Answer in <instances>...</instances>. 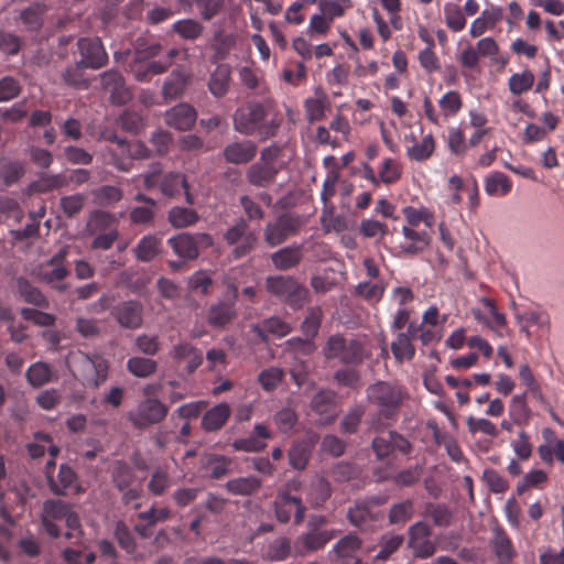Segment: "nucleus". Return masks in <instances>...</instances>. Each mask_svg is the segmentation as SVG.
<instances>
[{
	"label": "nucleus",
	"instance_id": "1",
	"mask_svg": "<svg viewBox=\"0 0 564 564\" xmlns=\"http://www.w3.org/2000/svg\"><path fill=\"white\" fill-rule=\"evenodd\" d=\"M281 121V118L269 105L250 102L235 111L234 129L241 134H258L261 140H265L276 134Z\"/></svg>",
	"mask_w": 564,
	"mask_h": 564
},
{
	"label": "nucleus",
	"instance_id": "2",
	"mask_svg": "<svg viewBox=\"0 0 564 564\" xmlns=\"http://www.w3.org/2000/svg\"><path fill=\"white\" fill-rule=\"evenodd\" d=\"M405 397L406 392L401 386L386 381H378L367 388L368 401L377 406L386 419L397 415Z\"/></svg>",
	"mask_w": 564,
	"mask_h": 564
},
{
	"label": "nucleus",
	"instance_id": "3",
	"mask_svg": "<svg viewBox=\"0 0 564 564\" xmlns=\"http://www.w3.org/2000/svg\"><path fill=\"white\" fill-rule=\"evenodd\" d=\"M323 354L327 359H338L343 364L354 365L362 362L370 355L361 340L341 335L330 336L323 348Z\"/></svg>",
	"mask_w": 564,
	"mask_h": 564
},
{
	"label": "nucleus",
	"instance_id": "4",
	"mask_svg": "<svg viewBox=\"0 0 564 564\" xmlns=\"http://www.w3.org/2000/svg\"><path fill=\"white\" fill-rule=\"evenodd\" d=\"M73 366L83 384L89 388H98L108 377V361L98 354L79 351L73 356Z\"/></svg>",
	"mask_w": 564,
	"mask_h": 564
},
{
	"label": "nucleus",
	"instance_id": "5",
	"mask_svg": "<svg viewBox=\"0 0 564 564\" xmlns=\"http://www.w3.org/2000/svg\"><path fill=\"white\" fill-rule=\"evenodd\" d=\"M265 286L271 294L295 310L302 307L308 297V290L292 276H269Z\"/></svg>",
	"mask_w": 564,
	"mask_h": 564
},
{
	"label": "nucleus",
	"instance_id": "6",
	"mask_svg": "<svg viewBox=\"0 0 564 564\" xmlns=\"http://www.w3.org/2000/svg\"><path fill=\"white\" fill-rule=\"evenodd\" d=\"M236 270H232L229 274H227L224 279V282L227 284L228 289L231 291V300L230 302L219 301L213 304L207 312V322L210 326L216 328H224L228 324H230L237 316V311L235 307V301L238 295V285L236 283Z\"/></svg>",
	"mask_w": 564,
	"mask_h": 564
},
{
	"label": "nucleus",
	"instance_id": "7",
	"mask_svg": "<svg viewBox=\"0 0 564 564\" xmlns=\"http://www.w3.org/2000/svg\"><path fill=\"white\" fill-rule=\"evenodd\" d=\"M167 406L155 398H148L128 412L127 417L137 429H147L158 424L167 415Z\"/></svg>",
	"mask_w": 564,
	"mask_h": 564
},
{
	"label": "nucleus",
	"instance_id": "8",
	"mask_svg": "<svg viewBox=\"0 0 564 564\" xmlns=\"http://www.w3.org/2000/svg\"><path fill=\"white\" fill-rule=\"evenodd\" d=\"M167 245L183 260H194L198 257L200 248L213 245V238L206 232H182L169 238Z\"/></svg>",
	"mask_w": 564,
	"mask_h": 564
},
{
	"label": "nucleus",
	"instance_id": "9",
	"mask_svg": "<svg viewBox=\"0 0 564 564\" xmlns=\"http://www.w3.org/2000/svg\"><path fill=\"white\" fill-rule=\"evenodd\" d=\"M302 226L301 218L290 214L280 215L274 221H269L263 230L268 246L276 247L297 234Z\"/></svg>",
	"mask_w": 564,
	"mask_h": 564
},
{
	"label": "nucleus",
	"instance_id": "10",
	"mask_svg": "<svg viewBox=\"0 0 564 564\" xmlns=\"http://www.w3.org/2000/svg\"><path fill=\"white\" fill-rule=\"evenodd\" d=\"M224 239L228 245L235 246L232 249L235 259H239L253 250L258 241L257 236L248 231V224L243 218H240L226 230Z\"/></svg>",
	"mask_w": 564,
	"mask_h": 564
},
{
	"label": "nucleus",
	"instance_id": "11",
	"mask_svg": "<svg viewBox=\"0 0 564 564\" xmlns=\"http://www.w3.org/2000/svg\"><path fill=\"white\" fill-rule=\"evenodd\" d=\"M431 528L423 521L415 522L408 531V547L419 558H427L436 551L435 543L431 540Z\"/></svg>",
	"mask_w": 564,
	"mask_h": 564
},
{
	"label": "nucleus",
	"instance_id": "12",
	"mask_svg": "<svg viewBox=\"0 0 564 564\" xmlns=\"http://www.w3.org/2000/svg\"><path fill=\"white\" fill-rule=\"evenodd\" d=\"M77 45L80 55L79 65L86 68L98 69L107 63L108 55L100 39H80Z\"/></svg>",
	"mask_w": 564,
	"mask_h": 564
},
{
	"label": "nucleus",
	"instance_id": "13",
	"mask_svg": "<svg viewBox=\"0 0 564 564\" xmlns=\"http://www.w3.org/2000/svg\"><path fill=\"white\" fill-rule=\"evenodd\" d=\"M111 315L121 327L138 329L143 323V305L134 300L123 301L112 308Z\"/></svg>",
	"mask_w": 564,
	"mask_h": 564
},
{
	"label": "nucleus",
	"instance_id": "14",
	"mask_svg": "<svg viewBox=\"0 0 564 564\" xmlns=\"http://www.w3.org/2000/svg\"><path fill=\"white\" fill-rule=\"evenodd\" d=\"M64 252L61 251L54 256L46 265L39 271L40 281L52 285L58 292L66 290V284L62 281L68 275V269L63 263Z\"/></svg>",
	"mask_w": 564,
	"mask_h": 564
},
{
	"label": "nucleus",
	"instance_id": "15",
	"mask_svg": "<svg viewBox=\"0 0 564 564\" xmlns=\"http://www.w3.org/2000/svg\"><path fill=\"white\" fill-rule=\"evenodd\" d=\"M311 409L318 415V423L322 425L330 424L338 414L335 395L326 390H322L313 397Z\"/></svg>",
	"mask_w": 564,
	"mask_h": 564
},
{
	"label": "nucleus",
	"instance_id": "16",
	"mask_svg": "<svg viewBox=\"0 0 564 564\" xmlns=\"http://www.w3.org/2000/svg\"><path fill=\"white\" fill-rule=\"evenodd\" d=\"M197 118L196 110L188 104H178L164 113L165 123L180 131L189 130Z\"/></svg>",
	"mask_w": 564,
	"mask_h": 564
},
{
	"label": "nucleus",
	"instance_id": "17",
	"mask_svg": "<svg viewBox=\"0 0 564 564\" xmlns=\"http://www.w3.org/2000/svg\"><path fill=\"white\" fill-rule=\"evenodd\" d=\"M100 82L102 88L110 94L112 102L122 105L130 100V91L119 72L113 69L105 72L100 75Z\"/></svg>",
	"mask_w": 564,
	"mask_h": 564
},
{
	"label": "nucleus",
	"instance_id": "18",
	"mask_svg": "<svg viewBox=\"0 0 564 564\" xmlns=\"http://www.w3.org/2000/svg\"><path fill=\"white\" fill-rule=\"evenodd\" d=\"M224 158L231 164H247L257 154V145L251 140L235 141L223 150Z\"/></svg>",
	"mask_w": 564,
	"mask_h": 564
},
{
	"label": "nucleus",
	"instance_id": "19",
	"mask_svg": "<svg viewBox=\"0 0 564 564\" xmlns=\"http://www.w3.org/2000/svg\"><path fill=\"white\" fill-rule=\"evenodd\" d=\"M334 538V532L329 530L311 529L308 532L301 534L295 541L296 552L303 554L305 552L317 551Z\"/></svg>",
	"mask_w": 564,
	"mask_h": 564
},
{
	"label": "nucleus",
	"instance_id": "20",
	"mask_svg": "<svg viewBox=\"0 0 564 564\" xmlns=\"http://www.w3.org/2000/svg\"><path fill=\"white\" fill-rule=\"evenodd\" d=\"M278 172L275 164L258 161L249 166L246 177L253 186L268 187L274 183Z\"/></svg>",
	"mask_w": 564,
	"mask_h": 564
},
{
	"label": "nucleus",
	"instance_id": "21",
	"mask_svg": "<svg viewBox=\"0 0 564 564\" xmlns=\"http://www.w3.org/2000/svg\"><path fill=\"white\" fill-rule=\"evenodd\" d=\"M402 235L404 241L400 243V249L404 254H417L430 243V236L425 230H415L413 227L403 226Z\"/></svg>",
	"mask_w": 564,
	"mask_h": 564
},
{
	"label": "nucleus",
	"instance_id": "22",
	"mask_svg": "<svg viewBox=\"0 0 564 564\" xmlns=\"http://www.w3.org/2000/svg\"><path fill=\"white\" fill-rule=\"evenodd\" d=\"M181 188L184 189L186 203L193 205L194 196L191 194L186 177L182 173H167L160 181L161 193L165 196L173 197L180 193Z\"/></svg>",
	"mask_w": 564,
	"mask_h": 564
},
{
	"label": "nucleus",
	"instance_id": "23",
	"mask_svg": "<svg viewBox=\"0 0 564 564\" xmlns=\"http://www.w3.org/2000/svg\"><path fill=\"white\" fill-rule=\"evenodd\" d=\"M29 384L35 389L57 380V373L52 367L43 361L32 364L25 372Z\"/></svg>",
	"mask_w": 564,
	"mask_h": 564
},
{
	"label": "nucleus",
	"instance_id": "24",
	"mask_svg": "<svg viewBox=\"0 0 564 564\" xmlns=\"http://www.w3.org/2000/svg\"><path fill=\"white\" fill-rule=\"evenodd\" d=\"M171 356L178 362L186 361V369L189 373L195 371L203 362L202 351L188 343L175 345L171 351Z\"/></svg>",
	"mask_w": 564,
	"mask_h": 564
},
{
	"label": "nucleus",
	"instance_id": "25",
	"mask_svg": "<svg viewBox=\"0 0 564 564\" xmlns=\"http://www.w3.org/2000/svg\"><path fill=\"white\" fill-rule=\"evenodd\" d=\"M261 486V479L253 475L232 478L225 484V488L229 494L243 497L256 495Z\"/></svg>",
	"mask_w": 564,
	"mask_h": 564
},
{
	"label": "nucleus",
	"instance_id": "26",
	"mask_svg": "<svg viewBox=\"0 0 564 564\" xmlns=\"http://www.w3.org/2000/svg\"><path fill=\"white\" fill-rule=\"evenodd\" d=\"M230 78L231 70L229 65H218L209 77L208 89L210 94L216 98L224 97L229 90Z\"/></svg>",
	"mask_w": 564,
	"mask_h": 564
},
{
	"label": "nucleus",
	"instance_id": "27",
	"mask_svg": "<svg viewBox=\"0 0 564 564\" xmlns=\"http://www.w3.org/2000/svg\"><path fill=\"white\" fill-rule=\"evenodd\" d=\"M230 412L229 405L224 402L213 406L202 419L203 429L207 432L220 430L227 422Z\"/></svg>",
	"mask_w": 564,
	"mask_h": 564
},
{
	"label": "nucleus",
	"instance_id": "28",
	"mask_svg": "<svg viewBox=\"0 0 564 564\" xmlns=\"http://www.w3.org/2000/svg\"><path fill=\"white\" fill-rule=\"evenodd\" d=\"M302 259V246H289L271 254V261L278 270L294 268Z\"/></svg>",
	"mask_w": 564,
	"mask_h": 564
},
{
	"label": "nucleus",
	"instance_id": "29",
	"mask_svg": "<svg viewBox=\"0 0 564 564\" xmlns=\"http://www.w3.org/2000/svg\"><path fill=\"white\" fill-rule=\"evenodd\" d=\"M491 546L501 564L509 563L516 554L510 539L501 528L494 529Z\"/></svg>",
	"mask_w": 564,
	"mask_h": 564
},
{
	"label": "nucleus",
	"instance_id": "30",
	"mask_svg": "<svg viewBox=\"0 0 564 564\" xmlns=\"http://www.w3.org/2000/svg\"><path fill=\"white\" fill-rule=\"evenodd\" d=\"M332 495L330 484L321 476H316L307 488V500L313 508L323 506Z\"/></svg>",
	"mask_w": 564,
	"mask_h": 564
},
{
	"label": "nucleus",
	"instance_id": "31",
	"mask_svg": "<svg viewBox=\"0 0 564 564\" xmlns=\"http://www.w3.org/2000/svg\"><path fill=\"white\" fill-rule=\"evenodd\" d=\"M50 489L58 496L65 495L66 490L72 488L76 481L75 471L67 465H61L57 476L47 475Z\"/></svg>",
	"mask_w": 564,
	"mask_h": 564
},
{
	"label": "nucleus",
	"instance_id": "32",
	"mask_svg": "<svg viewBox=\"0 0 564 564\" xmlns=\"http://www.w3.org/2000/svg\"><path fill=\"white\" fill-rule=\"evenodd\" d=\"M198 219L197 212L192 208L175 206L167 212V221L176 229L193 226Z\"/></svg>",
	"mask_w": 564,
	"mask_h": 564
},
{
	"label": "nucleus",
	"instance_id": "33",
	"mask_svg": "<svg viewBox=\"0 0 564 564\" xmlns=\"http://www.w3.org/2000/svg\"><path fill=\"white\" fill-rule=\"evenodd\" d=\"M512 188L509 177L502 172H494L485 180V191L490 196H506Z\"/></svg>",
	"mask_w": 564,
	"mask_h": 564
},
{
	"label": "nucleus",
	"instance_id": "34",
	"mask_svg": "<svg viewBox=\"0 0 564 564\" xmlns=\"http://www.w3.org/2000/svg\"><path fill=\"white\" fill-rule=\"evenodd\" d=\"M18 290L25 302L41 308H47L50 306V302L44 294L28 280L20 278L18 280Z\"/></svg>",
	"mask_w": 564,
	"mask_h": 564
},
{
	"label": "nucleus",
	"instance_id": "35",
	"mask_svg": "<svg viewBox=\"0 0 564 564\" xmlns=\"http://www.w3.org/2000/svg\"><path fill=\"white\" fill-rule=\"evenodd\" d=\"M161 250V240L153 236H144L134 248L135 257L138 260L149 262L153 260Z\"/></svg>",
	"mask_w": 564,
	"mask_h": 564
},
{
	"label": "nucleus",
	"instance_id": "36",
	"mask_svg": "<svg viewBox=\"0 0 564 564\" xmlns=\"http://www.w3.org/2000/svg\"><path fill=\"white\" fill-rule=\"evenodd\" d=\"M186 87V76L180 70H173L162 87V95L165 100L175 99L184 93Z\"/></svg>",
	"mask_w": 564,
	"mask_h": 564
},
{
	"label": "nucleus",
	"instance_id": "37",
	"mask_svg": "<svg viewBox=\"0 0 564 564\" xmlns=\"http://www.w3.org/2000/svg\"><path fill=\"white\" fill-rule=\"evenodd\" d=\"M435 150V141L431 133L424 135L421 141L406 148L410 160L422 162L432 156Z\"/></svg>",
	"mask_w": 564,
	"mask_h": 564
},
{
	"label": "nucleus",
	"instance_id": "38",
	"mask_svg": "<svg viewBox=\"0 0 564 564\" xmlns=\"http://www.w3.org/2000/svg\"><path fill=\"white\" fill-rule=\"evenodd\" d=\"M127 369L134 377L148 378L156 371L158 364L151 358L134 356L127 360Z\"/></svg>",
	"mask_w": 564,
	"mask_h": 564
},
{
	"label": "nucleus",
	"instance_id": "39",
	"mask_svg": "<svg viewBox=\"0 0 564 564\" xmlns=\"http://www.w3.org/2000/svg\"><path fill=\"white\" fill-rule=\"evenodd\" d=\"M424 514L431 518L433 523L437 527L451 525L454 518L452 510L444 503H426Z\"/></svg>",
	"mask_w": 564,
	"mask_h": 564
},
{
	"label": "nucleus",
	"instance_id": "40",
	"mask_svg": "<svg viewBox=\"0 0 564 564\" xmlns=\"http://www.w3.org/2000/svg\"><path fill=\"white\" fill-rule=\"evenodd\" d=\"M253 330L261 338L265 339V334H271L276 337H284L291 332V327L279 317H270L264 319L261 326H253Z\"/></svg>",
	"mask_w": 564,
	"mask_h": 564
},
{
	"label": "nucleus",
	"instance_id": "41",
	"mask_svg": "<svg viewBox=\"0 0 564 564\" xmlns=\"http://www.w3.org/2000/svg\"><path fill=\"white\" fill-rule=\"evenodd\" d=\"M549 480L547 474L542 469H532L523 475L517 482L516 491L519 496L531 488H540Z\"/></svg>",
	"mask_w": 564,
	"mask_h": 564
},
{
	"label": "nucleus",
	"instance_id": "42",
	"mask_svg": "<svg viewBox=\"0 0 564 564\" xmlns=\"http://www.w3.org/2000/svg\"><path fill=\"white\" fill-rule=\"evenodd\" d=\"M391 350L397 360H411L415 355V348L409 334L399 333L391 344Z\"/></svg>",
	"mask_w": 564,
	"mask_h": 564
},
{
	"label": "nucleus",
	"instance_id": "43",
	"mask_svg": "<svg viewBox=\"0 0 564 564\" xmlns=\"http://www.w3.org/2000/svg\"><path fill=\"white\" fill-rule=\"evenodd\" d=\"M444 19L446 26L453 32H460L465 29L466 19L460 7L456 3H445Z\"/></svg>",
	"mask_w": 564,
	"mask_h": 564
},
{
	"label": "nucleus",
	"instance_id": "44",
	"mask_svg": "<svg viewBox=\"0 0 564 564\" xmlns=\"http://www.w3.org/2000/svg\"><path fill=\"white\" fill-rule=\"evenodd\" d=\"M414 514V503L406 499L391 506L389 511V522L391 524H400L409 521Z\"/></svg>",
	"mask_w": 564,
	"mask_h": 564
},
{
	"label": "nucleus",
	"instance_id": "45",
	"mask_svg": "<svg viewBox=\"0 0 564 564\" xmlns=\"http://www.w3.org/2000/svg\"><path fill=\"white\" fill-rule=\"evenodd\" d=\"M134 471L129 465L121 462H118L115 465L112 471V481L120 491L131 487L134 482Z\"/></svg>",
	"mask_w": 564,
	"mask_h": 564
},
{
	"label": "nucleus",
	"instance_id": "46",
	"mask_svg": "<svg viewBox=\"0 0 564 564\" xmlns=\"http://www.w3.org/2000/svg\"><path fill=\"white\" fill-rule=\"evenodd\" d=\"M402 213L406 219L408 227L415 228L420 225V223H424L426 227H432L434 218L425 207L414 208L412 206H406L402 209Z\"/></svg>",
	"mask_w": 564,
	"mask_h": 564
},
{
	"label": "nucleus",
	"instance_id": "47",
	"mask_svg": "<svg viewBox=\"0 0 564 564\" xmlns=\"http://www.w3.org/2000/svg\"><path fill=\"white\" fill-rule=\"evenodd\" d=\"M534 84V75L530 70H523L522 73H516L510 76L508 86L509 90L513 95H521L532 88Z\"/></svg>",
	"mask_w": 564,
	"mask_h": 564
},
{
	"label": "nucleus",
	"instance_id": "48",
	"mask_svg": "<svg viewBox=\"0 0 564 564\" xmlns=\"http://www.w3.org/2000/svg\"><path fill=\"white\" fill-rule=\"evenodd\" d=\"M113 534L119 545L129 554L137 553V543L128 525L119 520L115 524Z\"/></svg>",
	"mask_w": 564,
	"mask_h": 564
},
{
	"label": "nucleus",
	"instance_id": "49",
	"mask_svg": "<svg viewBox=\"0 0 564 564\" xmlns=\"http://www.w3.org/2000/svg\"><path fill=\"white\" fill-rule=\"evenodd\" d=\"M291 552V542L288 538L280 536L273 540L267 547L265 556L269 561H284Z\"/></svg>",
	"mask_w": 564,
	"mask_h": 564
},
{
	"label": "nucleus",
	"instance_id": "50",
	"mask_svg": "<svg viewBox=\"0 0 564 564\" xmlns=\"http://www.w3.org/2000/svg\"><path fill=\"white\" fill-rule=\"evenodd\" d=\"M231 459L223 455H210L206 460V468L209 470L212 478L220 479L230 471Z\"/></svg>",
	"mask_w": 564,
	"mask_h": 564
},
{
	"label": "nucleus",
	"instance_id": "51",
	"mask_svg": "<svg viewBox=\"0 0 564 564\" xmlns=\"http://www.w3.org/2000/svg\"><path fill=\"white\" fill-rule=\"evenodd\" d=\"M519 323L534 325L542 332H549L551 326L550 315L545 311L531 310L517 316Z\"/></svg>",
	"mask_w": 564,
	"mask_h": 564
},
{
	"label": "nucleus",
	"instance_id": "52",
	"mask_svg": "<svg viewBox=\"0 0 564 564\" xmlns=\"http://www.w3.org/2000/svg\"><path fill=\"white\" fill-rule=\"evenodd\" d=\"M349 521L356 525L360 527L366 524L368 521L375 520V516L369 507L367 501H357L352 508L348 511Z\"/></svg>",
	"mask_w": 564,
	"mask_h": 564
},
{
	"label": "nucleus",
	"instance_id": "53",
	"mask_svg": "<svg viewBox=\"0 0 564 564\" xmlns=\"http://www.w3.org/2000/svg\"><path fill=\"white\" fill-rule=\"evenodd\" d=\"M46 8L36 3L21 11L20 18L29 30H37L42 25V15Z\"/></svg>",
	"mask_w": 564,
	"mask_h": 564
},
{
	"label": "nucleus",
	"instance_id": "54",
	"mask_svg": "<svg viewBox=\"0 0 564 564\" xmlns=\"http://www.w3.org/2000/svg\"><path fill=\"white\" fill-rule=\"evenodd\" d=\"M311 452L305 443H296L289 451V463L291 467L302 470L308 463Z\"/></svg>",
	"mask_w": 564,
	"mask_h": 564
},
{
	"label": "nucleus",
	"instance_id": "55",
	"mask_svg": "<svg viewBox=\"0 0 564 564\" xmlns=\"http://www.w3.org/2000/svg\"><path fill=\"white\" fill-rule=\"evenodd\" d=\"M403 542L404 538L401 534L383 535L380 541V551L376 555V560H387L390 555L399 550Z\"/></svg>",
	"mask_w": 564,
	"mask_h": 564
},
{
	"label": "nucleus",
	"instance_id": "56",
	"mask_svg": "<svg viewBox=\"0 0 564 564\" xmlns=\"http://www.w3.org/2000/svg\"><path fill=\"white\" fill-rule=\"evenodd\" d=\"M173 30L185 40H196L203 32V26L195 20H181L173 24Z\"/></svg>",
	"mask_w": 564,
	"mask_h": 564
},
{
	"label": "nucleus",
	"instance_id": "57",
	"mask_svg": "<svg viewBox=\"0 0 564 564\" xmlns=\"http://www.w3.org/2000/svg\"><path fill=\"white\" fill-rule=\"evenodd\" d=\"M466 424L471 434L481 433L491 437L499 434L497 426L488 419L469 416Z\"/></svg>",
	"mask_w": 564,
	"mask_h": 564
},
{
	"label": "nucleus",
	"instance_id": "58",
	"mask_svg": "<svg viewBox=\"0 0 564 564\" xmlns=\"http://www.w3.org/2000/svg\"><path fill=\"white\" fill-rule=\"evenodd\" d=\"M335 207L329 206V209H323L321 221L325 231L340 232L347 229L346 220L343 216L334 215Z\"/></svg>",
	"mask_w": 564,
	"mask_h": 564
},
{
	"label": "nucleus",
	"instance_id": "59",
	"mask_svg": "<svg viewBox=\"0 0 564 564\" xmlns=\"http://www.w3.org/2000/svg\"><path fill=\"white\" fill-rule=\"evenodd\" d=\"M83 65L77 62L75 65L67 67L62 76L64 82L75 88L85 89L88 87V82L83 73Z\"/></svg>",
	"mask_w": 564,
	"mask_h": 564
},
{
	"label": "nucleus",
	"instance_id": "60",
	"mask_svg": "<svg viewBox=\"0 0 564 564\" xmlns=\"http://www.w3.org/2000/svg\"><path fill=\"white\" fill-rule=\"evenodd\" d=\"M360 544V540L356 535L348 534L335 544L334 552L339 557L351 558L359 550Z\"/></svg>",
	"mask_w": 564,
	"mask_h": 564
},
{
	"label": "nucleus",
	"instance_id": "61",
	"mask_svg": "<svg viewBox=\"0 0 564 564\" xmlns=\"http://www.w3.org/2000/svg\"><path fill=\"white\" fill-rule=\"evenodd\" d=\"M20 314L25 321H30L37 326H53L56 322L55 315L35 308L23 307Z\"/></svg>",
	"mask_w": 564,
	"mask_h": 564
},
{
	"label": "nucleus",
	"instance_id": "62",
	"mask_svg": "<svg viewBox=\"0 0 564 564\" xmlns=\"http://www.w3.org/2000/svg\"><path fill=\"white\" fill-rule=\"evenodd\" d=\"M356 292L368 302L377 303L383 295L384 286L379 282H361L357 285Z\"/></svg>",
	"mask_w": 564,
	"mask_h": 564
},
{
	"label": "nucleus",
	"instance_id": "63",
	"mask_svg": "<svg viewBox=\"0 0 564 564\" xmlns=\"http://www.w3.org/2000/svg\"><path fill=\"white\" fill-rule=\"evenodd\" d=\"M273 419L278 429L283 433H286L295 426L297 422V414L294 409L285 406L278 411Z\"/></svg>",
	"mask_w": 564,
	"mask_h": 564
},
{
	"label": "nucleus",
	"instance_id": "64",
	"mask_svg": "<svg viewBox=\"0 0 564 564\" xmlns=\"http://www.w3.org/2000/svg\"><path fill=\"white\" fill-rule=\"evenodd\" d=\"M85 200V195L77 193L62 197L59 206L67 217H74L83 209Z\"/></svg>",
	"mask_w": 564,
	"mask_h": 564
}]
</instances>
